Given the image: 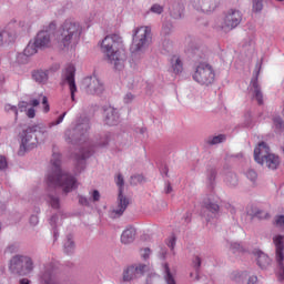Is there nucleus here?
Segmentation results:
<instances>
[{
  "label": "nucleus",
  "mask_w": 284,
  "mask_h": 284,
  "mask_svg": "<svg viewBox=\"0 0 284 284\" xmlns=\"http://www.w3.org/2000/svg\"><path fill=\"white\" fill-rule=\"evenodd\" d=\"M193 80L200 85H212L216 81V71L210 63H200L193 73Z\"/></svg>",
  "instance_id": "8"
},
{
  "label": "nucleus",
  "mask_w": 284,
  "mask_h": 284,
  "mask_svg": "<svg viewBox=\"0 0 284 284\" xmlns=\"http://www.w3.org/2000/svg\"><path fill=\"white\" fill-rule=\"evenodd\" d=\"M207 181L211 186L214 185V181H216V170L212 169L209 171Z\"/></svg>",
  "instance_id": "44"
},
{
  "label": "nucleus",
  "mask_w": 284,
  "mask_h": 284,
  "mask_svg": "<svg viewBox=\"0 0 284 284\" xmlns=\"http://www.w3.org/2000/svg\"><path fill=\"white\" fill-rule=\"evenodd\" d=\"M65 114H68V112H64L63 114H61L57 121L54 122H50L48 124L49 129L54 128V125H61V123H63V120L65 119ZM29 128H34V134H41V139L40 141H45V139H48V128L45 124H38V125H32Z\"/></svg>",
  "instance_id": "15"
},
{
  "label": "nucleus",
  "mask_w": 284,
  "mask_h": 284,
  "mask_svg": "<svg viewBox=\"0 0 284 284\" xmlns=\"http://www.w3.org/2000/svg\"><path fill=\"white\" fill-rule=\"evenodd\" d=\"M39 144V135L34 134V128L28 126L20 133V146L18 156H26L27 152L34 150Z\"/></svg>",
  "instance_id": "9"
},
{
  "label": "nucleus",
  "mask_w": 284,
  "mask_h": 284,
  "mask_svg": "<svg viewBox=\"0 0 284 284\" xmlns=\"http://www.w3.org/2000/svg\"><path fill=\"white\" fill-rule=\"evenodd\" d=\"M94 154V148L90 145V143L85 142L84 149L80 151V154L77 155L78 161H85V159H90Z\"/></svg>",
  "instance_id": "28"
},
{
  "label": "nucleus",
  "mask_w": 284,
  "mask_h": 284,
  "mask_svg": "<svg viewBox=\"0 0 284 284\" xmlns=\"http://www.w3.org/2000/svg\"><path fill=\"white\" fill-rule=\"evenodd\" d=\"M115 185L119 187L118 194V205L111 211V219H119V216H123V212L128 210L130 205V200L123 195V187L125 185V180L123 179V174L119 173L115 178Z\"/></svg>",
  "instance_id": "10"
},
{
  "label": "nucleus",
  "mask_w": 284,
  "mask_h": 284,
  "mask_svg": "<svg viewBox=\"0 0 284 284\" xmlns=\"http://www.w3.org/2000/svg\"><path fill=\"white\" fill-rule=\"evenodd\" d=\"M166 256H168V248L161 247L159 252V258H161L162 261H165Z\"/></svg>",
  "instance_id": "51"
},
{
  "label": "nucleus",
  "mask_w": 284,
  "mask_h": 284,
  "mask_svg": "<svg viewBox=\"0 0 284 284\" xmlns=\"http://www.w3.org/2000/svg\"><path fill=\"white\" fill-rule=\"evenodd\" d=\"M7 252H9L10 254H12L13 252H17V245L12 244L8 246Z\"/></svg>",
  "instance_id": "58"
},
{
  "label": "nucleus",
  "mask_w": 284,
  "mask_h": 284,
  "mask_svg": "<svg viewBox=\"0 0 284 284\" xmlns=\"http://www.w3.org/2000/svg\"><path fill=\"white\" fill-rule=\"evenodd\" d=\"M104 123L106 125H119V123H121L119 110L113 106H106L104 109Z\"/></svg>",
  "instance_id": "20"
},
{
  "label": "nucleus",
  "mask_w": 284,
  "mask_h": 284,
  "mask_svg": "<svg viewBox=\"0 0 284 284\" xmlns=\"http://www.w3.org/2000/svg\"><path fill=\"white\" fill-rule=\"evenodd\" d=\"M275 225L277 227H284V215H280L275 217Z\"/></svg>",
  "instance_id": "49"
},
{
  "label": "nucleus",
  "mask_w": 284,
  "mask_h": 284,
  "mask_svg": "<svg viewBox=\"0 0 284 284\" xmlns=\"http://www.w3.org/2000/svg\"><path fill=\"white\" fill-rule=\"evenodd\" d=\"M74 74H77V68L74 64H69L64 71V83L69 85V90L71 92V101H74V94L77 92V82L74 81Z\"/></svg>",
  "instance_id": "14"
},
{
  "label": "nucleus",
  "mask_w": 284,
  "mask_h": 284,
  "mask_svg": "<svg viewBox=\"0 0 284 284\" xmlns=\"http://www.w3.org/2000/svg\"><path fill=\"white\" fill-rule=\"evenodd\" d=\"M172 32V24L164 23L162 27V34H170Z\"/></svg>",
  "instance_id": "48"
},
{
  "label": "nucleus",
  "mask_w": 284,
  "mask_h": 284,
  "mask_svg": "<svg viewBox=\"0 0 284 284\" xmlns=\"http://www.w3.org/2000/svg\"><path fill=\"white\" fill-rule=\"evenodd\" d=\"M164 270V281L166 284H176V280L174 278V274L170 271V265L165 263L163 265Z\"/></svg>",
  "instance_id": "32"
},
{
  "label": "nucleus",
  "mask_w": 284,
  "mask_h": 284,
  "mask_svg": "<svg viewBox=\"0 0 284 284\" xmlns=\"http://www.w3.org/2000/svg\"><path fill=\"white\" fill-rule=\"evenodd\" d=\"M81 34H83L81 23L77 20L68 19L58 30L57 22H50L49 26L38 32L33 41L40 50L57 48L58 50L68 52L79 45Z\"/></svg>",
  "instance_id": "1"
},
{
  "label": "nucleus",
  "mask_w": 284,
  "mask_h": 284,
  "mask_svg": "<svg viewBox=\"0 0 284 284\" xmlns=\"http://www.w3.org/2000/svg\"><path fill=\"white\" fill-rule=\"evenodd\" d=\"M204 210L207 212L203 213V216L207 223H211V221H214V219L219 216L220 206L216 202L210 199L204 201Z\"/></svg>",
  "instance_id": "18"
},
{
  "label": "nucleus",
  "mask_w": 284,
  "mask_h": 284,
  "mask_svg": "<svg viewBox=\"0 0 284 284\" xmlns=\"http://www.w3.org/2000/svg\"><path fill=\"white\" fill-rule=\"evenodd\" d=\"M256 261H257V265L258 267H261V270H267V267H270V265L272 264V258H270V256L265 253H263V251L261 250H255L253 252Z\"/></svg>",
  "instance_id": "25"
},
{
  "label": "nucleus",
  "mask_w": 284,
  "mask_h": 284,
  "mask_svg": "<svg viewBox=\"0 0 284 284\" xmlns=\"http://www.w3.org/2000/svg\"><path fill=\"white\" fill-rule=\"evenodd\" d=\"M39 47H37V42L33 40L30 41L28 43V45L26 47L24 51H23V54L24 57H33V54H37V52H39Z\"/></svg>",
  "instance_id": "31"
},
{
  "label": "nucleus",
  "mask_w": 284,
  "mask_h": 284,
  "mask_svg": "<svg viewBox=\"0 0 284 284\" xmlns=\"http://www.w3.org/2000/svg\"><path fill=\"white\" fill-rule=\"evenodd\" d=\"M241 21H243V14L236 9H231L225 13L220 28L225 32H230V30L237 28Z\"/></svg>",
  "instance_id": "13"
},
{
  "label": "nucleus",
  "mask_w": 284,
  "mask_h": 284,
  "mask_svg": "<svg viewBox=\"0 0 284 284\" xmlns=\"http://www.w3.org/2000/svg\"><path fill=\"white\" fill-rule=\"evenodd\" d=\"M49 223L53 230V239H54V241H57V239H59V231L57 230V225L60 223L59 214L51 216L49 220Z\"/></svg>",
  "instance_id": "34"
},
{
  "label": "nucleus",
  "mask_w": 284,
  "mask_h": 284,
  "mask_svg": "<svg viewBox=\"0 0 284 284\" xmlns=\"http://www.w3.org/2000/svg\"><path fill=\"white\" fill-rule=\"evenodd\" d=\"M41 102L37 99H33L30 101V105H32V108H37Z\"/></svg>",
  "instance_id": "61"
},
{
  "label": "nucleus",
  "mask_w": 284,
  "mask_h": 284,
  "mask_svg": "<svg viewBox=\"0 0 284 284\" xmlns=\"http://www.w3.org/2000/svg\"><path fill=\"white\" fill-rule=\"evenodd\" d=\"M193 267H194L195 272H199V268L201 267V257L196 256L193 260Z\"/></svg>",
  "instance_id": "53"
},
{
  "label": "nucleus",
  "mask_w": 284,
  "mask_h": 284,
  "mask_svg": "<svg viewBox=\"0 0 284 284\" xmlns=\"http://www.w3.org/2000/svg\"><path fill=\"white\" fill-rule=\"evenodd\" d=\"M17 39V31L11 30L10 26L3 30H0V48L8 45L9 43H14Z\"/></svg>",
  "instance_id": "24"
},
{
  "label": "nucleus",
  "mask_w": 284,
  "mask_h": 284,
  "mask_svg": "<svg viewBox=\"0 0 284 284\" xmlns=\"http://www.w3.org/2000/svg\"><path fill=\"white\" fill-rule=\"evenodd\" d=\"M136 132H139V134H145V132H148V129H145V128H140V129H138Z\"/></svg>",
  "instance_id": "63"
},
{
  "label": "nucleus",
  "mask_w": 284,
  "mask_h": 284,
  "mask_svg": "<svg viewBox=\"0 0 284 284\" xmlns=\"http://www.w3.org/2000/svg\"><path fill=\"white\" fill-rule=\"evenodd\" d=\"M146 267L148 266L144 264L131 265L126 267L123 272V281L128 283L130 281H134V278H139V276H143V272H145Z\"/></svg>",
  "instance_id": "16"
},
{
  "label": "nucleus",
  "mask_w": 284,
  "mask_h": 284,
  "mask_svg": "<svg viewBox=\"0 0 284 284\" xmlns=\"http://www.w3.org/2000/svg\"><path fill=\"white\" fill-rule=\"evenodd\" d=\"M248 97H251L252 101H256L258 105H263V91H261V85H258V78L251 80Z\"/></svg>",
  "instance_id": "17"
},
{
  "label": "nucleus",
  "mask_w": 284,
  "mask_h": 284,
  "mask_svg": "<svg viewBox=\"0 0 284 284\" xmlns=\"http://www.w3.org/2000/svg\"><path fill=\"white\" fill-rule=\"evenodd\" d=\"M219 3H221V0H199L193 3V8L202 12H214L219 8Z\"/></svg>",
  "instance_id": "21"
},
{
  "label": "nucleus",
  "mask_w": 284,
  "mask_h": 284,
  "mask_svg": "<svg viewBox=\"0 0 284 284\" xmlns=\"http://www.w3.org/2000/svg\"><path fill=\"white\" fill-rule=\"evenodd\" d=\"M42 105L44 114H48V112H50V104L48 103V97L45 95L42 98Z\"/></svg>",
  "instance_id": "47"
},
{
  "label": "nucleus",
  "mask_w": 284,
  "mask_h": 284,
  "mask_svg": "<svg viewBox=\"0 0 284 284\" xmlns=\"http://www.w3.org/2000/svg\"><path fill=\"white\" fill-rule=\"evenodd\" d=\"M82 88L87 94L92 97H101L105 92V84L102 79L97 75L87 77L82 81Z\"/></svg>",
  "instance_id": "12"
},
{
  "label": "nucleus",
  "mask_w": 284,
  "mask_h": 284,
  "mask_svg": "<svg viewBox=\"0 0 284 284\" xmlns=\"http://www.w3.org/2000/svg\"><path fill=\"white\" fill-rule=\"evenodd\" d=\"M254 159L260 165L266 163L268 170H276L281 163L278 155L270 153V146L265 142L258 143L254 149Z\"/></svg>",
  "instance_id": "5"
},
{
  "label": "nucleus",
  "mask_w": 284,
  "mask_h": 284,
  "mask_svg": "<svg viewBox=\"0 0 284 284\" xmlns=\"http://www.w3.org/2000/svg\"><path fill=\"white\" fill-rule=\"evenodd\" d=\"M21 32H28L30 30V23L27 22L26 20H22L18 23Z\"/></svg>",
  "instance_id": "46"
},
{
  "label": "nucleus",
  "mask_w": 284,
  "mask_h": 284,
  "mask_svg": "<svg viewBox=\"0 0 284 284\" xmlns=\"http://www.w3.org/2000/svg\"><path fill=\"white\" fill-rule=\"evenodd\" d=\"M165 244L174 254V247H176V235L172 234L165 240Z\"/></svg>",
  "instance_id": "41"
},
{
  "label": "nucleus",
  "mask_w": 284,
  "mask_h": 284,
  "mask_svg": "<svg viewBox=\"0 0 284 284\" xmlns=\"http://www.w3.org/2000/svg\"><path fill=\"white\" fill-rule=\"evenodd\" d=\"M115 141H116V134H114V133H112V132H106V133H104V134L100 138V140H99L97 146H98V148H108V145L114 144Z\"/></svg>",
  "instance_id": "27"
},
{
  "label": "nucleus",
  "mask_w": 284,
  "mask_h": 284,
  "mask_svg": "<svg viewBox=\"0 0 284 284\" xmlns=\"http://www.w3.org/2000/svg\"><path fill=\"white\" fill-rule=\"evenodd\" d=\"M183 4L181 3H174L171 8V17H173V19H181V17H183Z\"/></svg>",
  "instance_id": "33"
},
{
  "label": "nucleus",
  "mask_w": 284,
  "mask_h": 284,
  "mask_svg": "<svg viewBox=\"0 0 284 284\" xmlns=\"http://www.w3.org/2000/svg\"><path fill=\"white\" fill-rule=\"evenodd\" d=\"M152 41V28L148 26L138 27L133 31L131 52V68H136L139 61L143 59V54Z\"/></svg>",
  "instance_id": "4"
},
{
  "label": "nucleus",
  "mask_w": 284,
  "mask_h": 284,
  "mask_svg": "<svg viewBox=\"0 0 284 284\" xmlns=\"http://www.w3.org/2000/svg\"><path fill=\"white\" fill-rule=\"evenodd\" d=\"M134 239H136V229L133 226H128L121 235V243L124 245H130V243H134Z\"/></svg>",
  "instance_id": "26"
},
{
  "label": "nucleus",
  "mask_w": 284,
  "mask_h": 284,
  "mask_svg": "<svg viewBox=\"0 0 284 284\" xmlns=\"http://www.w3.org/2000/svg\"><path fill=\"white\" fill-rule=\"evenodd\" d=\"M225 181L227 185H231L232 187H235V185H239V178L234 173L226 174Z\"/></svg>",
  "instance_id": "38"
},
{
  "label": "nucleus",
  "mask_w": 284,
  "mask_h": 284,
  "mask_svg": "<svg viewBox=\"0 0 284 284\" xmlns=\"http://www.w3.org/2000/svg\"><path fill=\"white\" fill-rule=\"evenodd\" d=\"M31 79L38 85H48L50 81V70L37 69L31 72Z\"/></svg>",
  "instance_id": "22"
},
{
  "label": "nucleus",
  "mask_w": 284,
  "mask_h": 284,
  "mask_svg": "<svg viewBox=\"0 0 284 284\" xmlns=\"http://www.w3.org/2000/svg\"><path fill=\"white\" fill-rule=\"evenodd\" d=\"M183 58H181L179 54L172 55L169 60V72L174 77H179L180 74H183Z\"/></svg>",
  "instance_id": "19"
},
{
  "label": "nucleus",
  "mask_w": 284,
  "mask_h": 284,
  "mask_svg": "<svg viewBox=\"0 0 284 284\" xmlns=\"http://www.w3.org/2000/svg\"><path fill=\"white\" fill-rule=\"evenodd\" d=\"M225 141V134L215 135L210 138L207 143L209 145H219V143H223Z\"/></svg>",
  "instance_id": "40"
},
{
  "label": "nucleus",
  "mask_w": 284,
  "mask_h": 284,
  "mask_svg": "<svg viewBox=\"0 0 284 284\" xmlns=\"http://www.w3.org/2000/svg\"><path fill=\"white\" fill-rule=\"evenodd\" d=\"M150 254H152V251L150 248L146 247V248L141 250L142 258H144V260L150 258Z\"/></svg>",
  "instance_id": "50"
},
{
  "label": "nucleus",
  "mask_w": 284,
  "mask_h": 284,
  "mask_svg": "<svg viewBox=\"0 0 284 284\" xmlns=\"http://www.w3.org/2000/svg\"><path fill=\"white\" fill-rule=\"evenodd\" d=\"M136 101V95L132 92H126L123 97L124 105H132Z\"/></svg>",
  "instance_id": "39"
},
{
  "label": "nucleus",
  "mask_w": 284,
  "mask_h": 284,
  "mask_svg": "<svg viewBox=\"0 0 284 284\" xmlns=\"http://www.w3.org/2000/svg\"><path fill=\"white\" fill-rule=\"evenodd\" d=\"M45 182L48 189L44 201L52 210H59L61 207V199L57 194V191H54L57 187H62L65 194L79 187L77 178L61 169V153L57 152L52 154L51 166L48 171Z\"/></svg>",
  "instance_id": "2"
},
{
  "label": "nucleus",
  "mask_w": 284,
  "mask_h": 284,
  "mask_svg": "<svg viewBox=\"0 0 284 284\" xmlns=\"http://www.w3.org/2000/svg\"><path fill=\"white\" fill-rule=\"evenodd\" d=\"M164 191H165V194L172 193V185L169 182L166 183Z\"/></svg>",
  "instance_id": "60"
},
{
  "label": "nucleus",
  "mask_w": 284,
  "mask_h": 284,
  "mask_svg": "<svg viewBox=\"0 0 284 284\" xmlns=\"http://www.w3.org/2000/svg\"><path fill=\"white\" fill-rule=\"evenodd\" d=\"M90 130V120L88 118L82 119L75 124H72L70 129H68L64 133V139L67 143H79V141H83V136L88 134Z\"/></svg>",
  "instance_id": "7"
},
{
  "label": "nucleus",
  "mask_w": 284,
  "mask_h": 284,
  "mask_svg": "<svg viewBox=\"0 0 284 284\" xmlns=\"http://www.w3.org/2000/svg\"><path fill=\"white\" fill-rule=\"evenodd\" d=\"M17 108H18V111L26 112V110H28V102L26 101L19 102Z\"/></svg>",
  "instance_id": "54"
},
{
  "label": "nucleus",
  "mask_w": 284,
  "mask_h": 284,
  "mask_svg": "<svg viewBox=\"0 0 284 284\" xmlns=\"http://www.w3.org/2000/svg\"><path fill=\"white\" fill-rule=\"evenodd\" d=\"M101 50L105 54L109 63L114 67L115 70H123L125 65V45L123 44V38L119 34L106 36L101 43Z\"/></svg>",
  "instance_id": "3"
},
{
  "label": "nucleus",
  "mask_w": 284,
  "mask_h": 284,
  "mask_svg": "<svg viewBox=\"0 0 284 284\" xmlns=\"http://www.w3.org/2000/svg\"><path fill=\"white\" fill-rule=\"evenodd\" d=\"M9 270L12 274L28 276L34 272V261L28 255H16L10 260Z\"/></svg>",
  "instance_id": "6"
},
{
  "label": "nucleus",
  "mask_w": 284,
  "mask_h": 284,
  "mask_svg": "<svg viewBox=\"0 0 284 284\" xmlns=\"http://www.w3.org/2000/svg\"><path fill=\"white\" fill-rule=\"evenodd\" d=\"M163 48L168 50V48H172V41L170 40H164L162 43Z\"/></svg>",
  "instance_id": "59"
},
{
  "label": "nucleus",
  "mask_w": 284,
  "mask_h": 284,
  "mask_svg": "<svg viewBox=\"0 0 284 284\" xmlns=\"http://www.w3.org/2000/svg\"><path fill=\"white\" fill-rule=\"evenodd\" d=\"M27 116L28 119H34V116H37V111L34 110V108H29L27 110Z\"/></svg>",
  "instance_id": "55"
},
{
  "label": "nucleus",
  "mask_w": 284,
  "mask_h": 284,
  "mask_svg": "<svg viewBox=\"0 0 284 284\" xmlns=\"http://www.w3.org/2000/svg\"><path fill=\"white\" fill-rule=\"evenodd\" d=\"M89 199L85 195H78V201L80 205L84 207H90L91 203H97L101 201V193L99 190H93L89 192Z\"/></svg>",
  "instance_id": "23"
},
{
  "label": "nucleus",
  "mask_w": 284,
  "mask_h": 284,
  "mask_svg": "<svg viewBox=\"0 0 284 284\" xmlns=\"http://www.w3.org/2000/svg\"><path fill=\"white\" fill-rule=\"evenodd\" d=\"M247 284H258V277L256 275H251L248 277Z\"/></svg>",
  "instance_id": "56"
},
{
  "label": "nucleus",
  "mask_w": 284,
  "mask_h": 284,
  "mask_svg": "<svg viewBox=\"0 0 284 284\" xmlns=\"http://www.w3.org/2000/svg\"><path fill=\"white\" fill-rule=\"evenodd\" d=\"M273 244L275 247V262L277 263L276 276L277 281L283 283L284 281V236L275 235L273 236Z\"/></svg>",
  "instance_id": "11"
},
{
  "label": "nucleus",
  "mask_w": 284,
  "mask_h": 284,
  "mask_svg": "<svg viewBox=\"0 0 284 284\" xmlns=\"http://www.w3.org/2000/svg\"><path fill=\"white\" fill-rule=\"evenodd\" d=\"M63 250L67 254H74V250H77V244H74V237L72 235H68L63 242Z\"/></svg>",
  "instance_id": "29"
},
{
  "label": "nucleus",
  "mask_w": 284,
  "mask_h": 284,
  "mask_svg": "<svg viewBox=\"0 0 284 284\" xmlns=\"http://www.w3.org/2000/svg\"><path fill=\"white\" fill-rule=\"evenodd\" d=\"M245 176L246 179H248V181H251V183H256V179H258V173H256V171H254L253 169H248L245 172Z\"/></svg>",
  "instance_id": "42"
},
{
  "label": "nucleus",
  "mask_w": 284,
  "mask_h": 284,
  "mask_svg": "<svg viewBox=\"0 0 284 284\" xmlns=\"http://www.w3.org/2000/svg\"><path fill=\"white\" fill-rule=\"evenodd\" d=\"M226 245H227L230 252H232V254H241V252H245L243 244H241L239 242L227 241Z\"/></svg>",
  "instance_id": "30"
},
{
  "label": "nucleus",
  "mask_w": 284,
  "mask_h": 284,
  "mask_svg": "<svg viewBox=\"0 0 284 284\" xmlns=\"http://www.w3.org/2000/svg\"><path fill=\"white\" fill-rule=\"evenodd\" d=\"M254 12H261L263 10V0H253Z\"/></svg>",
  "instance_id": "45"
},
{
  "label": "nucleus",
  "mask_w": 284,
  "mask_h": 284,
  "mask_svg": "<svg viewBox=\"0 0 284 284\" xmlns=\"http://www.w3.org/2000/svg\"><path fill=\"white\" fill-rule=\"evenodd\" d=\"M254 216L256 219H270V213H267V211L256 209L255 212H254Z\"/></svg>",
  "instance_id": "43"
},
{
  "label": "nucleus",
  "mask_w": 284,
  "mask_h": 284,
  "mask_svg": "<svg viewBox=\"0 0 284 284\" xmlns=\"http://www.w3.org/2000/svg\"><path fill=\"white\" fill-rule=\"evenodd\" d=\"M19 284H30V280H28V278H21V280L19 281Z\"/></svg>",
  "instance_id": "62"
},
{
  "label": "nucleus",
  "mask_w": 284,
  "mask_h": 284,
  "mask_svg": "<svg viewBox=\"0 0 284 284\" xmlns=\"http://www.w3.org/2000/svg\"><path fill=\"white\" fill-rule=\"evenodd\" d=\"M131 179H136L138 181H141V175H134Z\"/></svg>",
  "instance_id": "64"
},
{
  "label": "nucleus",
  "mask_w": 284,
  "mask_h": 284,
  "mask_svg": "<svg viewBox=\"0 0 284 284\" xmlns=\"http://www.w3.org/2000/svg\"><path fill=\"white\" fill-rule=\"evenodd\" d=\"M4 111L7 114H14V121L19 120V108L17 105L8 103L4 105Z\"/></svg>",
  "instance_id": "36"
},
{
  "label": "nucleus",
  "mask_w": 284,
  "mask_h": 284,
  "mask_svg": "<svg viewBox=\"0 0 284 284\" xmlns=\"http://www.w3.org/2000/svg\"><path fill=\"white\" fill-rule=\"evenodd\" d=\"M30 224H31V225H38V224H39V216H37V215H31V217H30Z\"/></svg>",
  "instance_id": "57"
},
{
  "label": "nucleus",
  "mask_w": 284,
  "mask_h": 284,
  "mask_svg": "<svg viewBox=\"0 0 284 284\" xmlns=\"http://www.w3.org/2000/svg\"><path fill=\"white\" fill-rule=\"evenodd\" d=\"M283 128H284L283 119L278 115H275L273 118V130L278 133V132H283Z\"/></svg>",
  "instance_id": "35"
},
{
  "label": "nucleus",
  "mask_w": 284,
  "mask_h": 284,
  "mask_svg": "<svg viewBox=\"0 0 284 284\" xmlns=\"http://www.w3.org/2000/svg\"><path fill=\"white\" fill-rule=\"evenodd\" d=\"M8 168V160L6 156L0 155V170H6Z\"/></svg>",
  "instance_id": "52"
},
{
  "label": "nucleus",
  "mask_w": 284,
  "mask_h": 284,
  "mask_svg": "<svg viewBox=\"0 0 284 284\" xmlns=\"http://www.w3.org/2000/svg\"><path fill=\"white\" fill-rule=\"evenodd\" d=\"M149 12H151L152 14L161 16L163 12H165V7L160 3H153L149 9Z\"/></svg>",
  "instance_id": "37"
}]
</instances>
